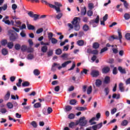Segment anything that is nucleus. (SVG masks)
Listing matches in <instances>:
<instances>
[{
  "mask_svg": "<svg viewBox=\"0 0 130 130\" xmlns=\"http://www.w3.org/2000/svg\"><path fill=\"white\" fill-rule=\"evenodd\" d=\"M102 72L103 74H107V73L110 72V68L108 67H106L102 69Z\"/></svg>",
  "mask_w": 130,
  "mask_h": 130,
  "instance_id": "obj_5",
  "label": "nucleus"
},
{
  "mask_svg": "<svg viewBox=\"0 0 130 130\" xmlns=\"http://www.w3.org/2000/svg\"><path fill=\"white\" fill-rule=\"evenodd\" d=\"M99 46H100V45L99 44V43L95 42L93 44L92 47L94 49H97L99 48Z\"/></svg>",
  "mask_w": 130,
  "mask_h": 130,
  "instance_id": "obj_22",
  "label": "nucleus"
},
{
  "mask_svg": "<svg viewBox=\"0 0 130 130\" xmlns=\"http://www.w3.org/2000/svg\"><path fill=\"white\" fill-rule=\"evenodd\" d=\"M72 109L73 108L72 107V106L70 105L66 106L65 107V109L66 111H71V110H72Z\"/></svg>",
  "mask_w": 130,
  "mask_h": 130,
  "instance_id": "obj_37",
  "label": "nucleus"
},
{
  "mask_svg": "<svg viewBox=\"0 0 130 130\" xmlns=\"http://www.w3.org/2000/svg\"><path fill=\"white\" fill-rule=\"evenodd\" d=\"M125 38L126 39V40L129 41L130 40V34L126 33L125 35Z\"/></svg>",
  "mask_w": 130,
  "mask_h": 130,
  "instance_id": "obj_51",
  "label": "nucleus"
},
{
  "mask_svg": "<svg viewBox=\"0 0 130 130\" xmlns=\"http://www.w3.org/2000/svg\"><path fill=\"white\" fill-rule=\"evenodd\" d=\"M7 47L9 49H12L14 47V43L13 42H9L7 43Z\"/></svg>",
  "mask_w": 130,
  "mask_h": 130,
  "instance_id": "obj_19",
  "label": "nucleus"
},
{
  "mask_svg": "<svg viewBox=\"0 0 130 130\" xmlns=\"http://www.w3.org/2000/svg\"><path fill=\"white\" fill-rule=\"evenodd\" d=\"M43 32V28H40L37 29L36 31L37 34H40V33H42Z\"/></svg>",
  "mask_w": 130,
  "mask_h": 130,
  "instance_id": "obj_49",
  "label": "nucleus"
},
{
  "mask_svg": "<svg viewBox=\"0 0 130 130\" xmlns=\"http://www.w3.org/2000/svg\"><path fill=\"white\" fill-rule=\"evenodd\" d=\"M117 68L114 67L113 70V75H117Z\"/></svg>",
  "mask_w": 130,
  "mask_h": 130,
  "instance_id": "obj_55",
  "label": "nucleus"
},
{
  "mask_svg": "<svg viewBox=\"0 0 130 130\" xmlns=\"http://www.w3.org/2000/svg\"><path fill=\"white\" fill-rule=\"evenodd\" d=\"M80 19L79 17H75L73 19V20L72 21V23L74 26L76 25H79V21H78V19Z\"/></svg>",
  "mask_w": 130,
  "mask_h": 130,
  "instance_id": "obj_7",
  "label": "nucleus"
},
{
  "mask_svg": "<svg viewBox=\"0 0 130 130\" xmlns=\"http://www.w3.org/2000/svg\"><path fill=\"white\" fill-rule=\"evenodd\" d=\"M26 25L28 30H35V26L34 25H32V24L29 23H27Z\"/></svg>",
  "mask_w": 130,
  "mask_h": 130,
  "instance_id": "obj_13",
  "label": "nucleus"
},
{
  "mask_svg": "<svg viewBox=\"0 0 130 130\" xmlns=\"http://www.w3.org/2000/svg\"><path fill=\"white\" fill-rule=\"evenodd\" d=\"M1 43L2 46H6V45L8 44V40H7V39L2 40Z\"/></svg>",
  "mask_w": 130,
  "mask_h": 130,
  "instance_id": "obj_25",
  "label": "nucleus"
},
{
  "mask_svg": "<svg viewBox=\"0 0 130 130\" xmlns=\"http://www.w3.org/2000/svg\"><path fill=\"white\" fill-rule=\"evenodd\" d=\"M81 27L80 26V24H77L74 25V29L75 31H79Z\"/></svg>",
  "mask_w": 130,
  "mask_h": 130,
  "instance_id": "obj_44",
  "label": "nucleus"
},
{
  "mask_svg": "<svg viewBox=\"0 0 130 130\" xmlns=\"http://www.w3.org/2000/svg\"><path fill=\"white\" fill-rule=\"evenodd\" d=\"M40 15L37 14H34L32 18H34V21H37L39 19Z\"/></svg>",
  "mask_w": 130,
  "mask_h": 130,
  "instance_id": "obj_41",
  "label": "nucleus"
},
{
  "mask_svg": "<svg viewBox=\"0 0 130 130\" xmlns=\"http://www.w3.org/2000/svg\"><path fill=\"white\" fill-rule=\"evenodd\" d=\"M119 1H120V2H122V3H123V6L124 8L126 9V10H128L129 9L128 7H129V4H128V3H127V1L125 0H119Z\"/></svg>",
  "mask_w": 130,
  "mask_h": 130,
  "instance_id": "obj_4",
  "label": "nucleus"
},
{
  "mask_svg": "<svg viewBox=\"0 0 130 130\" xmlns=\"http://www.w3.org/2000/svg\"><path fill=\"white\" fill-rule=\"evenodd\" d=\"M22 87H28L30 86V83L28 81H25L22 83Z\"/></svg>",
  "mask_w": 130,
  "mask_h": 130,
  "instance_id": "obj_32",
  "label": "nucleus"
},
{
  "mask_svg": "<svg viewBox=\"0 0 130 130\" xmlns=\"http://www.w3.org/2000/svg\"><path fill=\"white\" fill-rule=\"evenodd\" d=\"M118 70L121 74H126V71H125V69H122V67L120 66L118 67Z\"/></svg>",
  "mask_w": 130,
  "mask_h": 130,
  "instance_id": "obj_14",
  "label": "nucleus"
},
{
  "mask_svg": "<svg viewBox=\"0 0 130 130\" xmlns=\"http://www.w3.org/2000/svg\"><path fill=\"white\" fill-rule=\"evenodd\" d=\"M14 48L16 50H20L21 49V45L19 44H16L14 46Z\"/></svg>",
  "mask_w": 130,
  "mask_h": 130,
  "instance_id": "obj_26",
  "label": "nucleus"
},
{
  "mask_svg": "<svg viewBox=\"0 0 130 130\" xmlns=\"http://www.w3.org/2000/svg\"><path fill=\"white\" fill-rule=\"evenodd\" d=\"M103 124V123L101 122L95 125L96 126L97 128H98V129H99L101 128V127H102Z\"/></svg>",
  "mask_w": 130,
  "mask_h": 130,
  "instance_id": "obj_57",
  "label": "nucleus"
},
{
  "mask_svg": "<svg viewBox=\"0 0 130 130\" xmlns=\"http://www.w3.org/2000/svg\"><path fill=\"white\" fill-rule=\"evenodd\" d=\"M87 16L88 17H91V16H93V11H92L91 10L88 11Z\"/></svg>",
  "mask_w": 130,
  "mask_h": 130,
  "instance_id": "obj_54",
  "label": "nucleus"
},
{
  "mask_svg": "<svg viewBox=\"0 0 130 130\" xmlns=\"http://www.w3.org/2000/svg\"><path fill=\"white\" fill-rule=\"evenodd\" d=\"M112 98L113 99H119L120 98V94H116V93H113L112 95Z\"/></svg>",
  "mask_w": 130,
  "mask_h": 130,
  "instance_id": "obj_20",
  "label": "nucleus"
},
{
  "mask_svg": "<svg viewBox=\"0 0 130 130\" xmlns=\"http://www.w3.org/2000/svg\"><path fill=\"white\" fill-rule=\"evenodd\" d=\"M61 17H62V13H60L56 16V18H57L58 20H60V18H61Z\"/></svg>",
  "mask_w": 130,
  "mask_h": 130,
  "instance_id": "obj_53",
  "label": "nucleus"
},
{
  "mask_svg": "<svg viewBox=\"0 0 130 130\" xmlns=\"http://www.w3.org/2000/svg\"><path fill=\"white\" fill-rule=\"evenodd\" d=\"M7 106L8 107L9 109H12V108L14 107V105L11 102H9L8 103H7Z\"/></svg>",
  "mask_w": 130,
  "mask_h": 130,
  "instance_id": "obj_38",
  "label": "nucleus"
},
{
  "mask_svg": "<svg viewBox=\"0 0 130 130\" xmlns=\"http://www.w3.org/2000/svg\"><path fill=\"white\" fill-rule=\"evenodd\" d=\"M124 18L125 20H129L130 19V15L128 13H125L124 15Z\"/></svg>",
  "mask_w": 130,
  "mask_h": 130,
  "instance_id": "obj_39",
  "label": "nucleus"
},
{
  "mask_svg": "<svg viewBox=\"0 0 130 130\" xmlns=\"http://www.w3.org/2000/svg\"><path fill=\"white\" fill-rule=\"evenodd\" d=\"M127 124H128V121L127 120H123L121 123V125L122 126H126Z\"/></svg>",
  "mask_w": 130,
  "mask_h": 130,
  "instance_id": "obj_23",
  "label": "nucleus"
},
{
  "mask_svg": "<svg viewBox=\"0 0 130 130\" xmlns=\"http://www.w3.org/2000/svg\"><path fill=\"white\" fill-rule=\"evenodd\" d=\"M91 53L92 54H95V55H97L98 54V50H92L91 52Z\"/></svg>",
  "mask_w": 130,
  "mask_h": 130,
  "instance_id": "obj_62",
  "label": "nucleus"
},
{
  "mask_svg": "<svg viewBox=\"0 0 130 130\" xmlns=\"http://www.w3.org/2000/svg\"><path fill=\"white\" fill-rule=\"evenodd\" d=\"M2 53L3 55H7V54H9V51L8 50V49L7 48H3L2 50Z\"/></svg>",
  "mask_w": 130,
  "mask_h": 130,
  "instance_id": "obj_11",
  "label": "nucleus"
},
{
  "mask_svg": "<svg viewBox=\"0 0 130 130\" xmlns=\"http://www.w3.org/2000/svg\"><path fill=\"white\" fill-rule=\"evenodd\" d=\"M34 74L35 76H39L40 75V71L38 69H35Z\"/></svg>",
  "mask_w": 130,
  "mask_h": 130,
  "instance_id": "obj_29",
  "label": "nucleus"
},
{
  "mask_svg": "<svg viewBox=\"0 0 130 130\" xmlns=\"http://www.w3.org/2000/svg\"><path fill=\"white\" fill-rule=\"evenodd\" d=\"M82 29L83 30H84L85 32H87V31H89L90 30V27L87 24H85L83 25Z\"/></svg>",
  "mask_w": 130,
  "mask_h": 130,
  "instance_id": "obj_15",
  "label": "nucleus"
},
{
  "mask_svg": "<svg viewBox=\"0 0 130 130\" xmlns=\"http://www.w3.org/2000/svg\"><path fill=\"white\" fill-rule=\"evenodd\" d=\"M68 56H69V54L68 53H63L60 56V57L63 59H67V58H68Z\"/></svg>",
  "mask_w": 130,
  "mask_h": 130,
  "instance_id": "obj_33",
  "label": "nucleus"
},
{
  "mask_svg": "<svg viewBox=\"0 0 130 130\" xmlns=\"http://www.w3.org/2000/svg\"><path fill=\"white\" fill-rule=\"evenodd\" d=\"M59 63H54L52 66L51 71H52L53 72H55V69H54V68L56 67V66H59Z\"/></svg>",
  "mask_w": 130,
  "mask_h": 130,
  "instance_id": "obj_35",
  "label": "nucleus"
},
{
  "mask_svg": "<svg viewBox=\"0 0 130 130\" xmlns=\"http://www.w3.org/2000/svg\"><path fill=\"white\" fill-rule=\"evenodd\" d=\"M76 103H77V100H71L70 101V104L71 105H75Z\"/></svg>",
  "mask_w": 130,
  "mask_h": 130,
  "instance_id": "obj_43",
  "label": "nucleus"
},
{
  "mask_svg": "<svg viewBox=\"0 0 130 130\" xmlns=\"http://www.w3.org/2000/svg\"><path fill=\"white\" fill-rule=\"evenodd\" d=\"M52 98V97L51 96L48 95L45 98V101H46V102H50Z\"/></svg>",
  "mask_w": 130,
  "mask_h": 130,
  "instance_id": "obj_18",
  "label": "nucleus"
},
{
  "mask_svg": "<svg viewBox=\"0 0 130 130\" xmlns=\"http://www.w3.org/2000/svg\"><path fill=\"white\" fill-rule=\"evenodd\" d=\"M90 75L92 78H96L99 76V71L98 70H93L91 72Z\"/></svg>",
  "mask_w": 130,
  "mask_h": 130,
  "instance_id": "obj_3",
  "label": "nucleus"
},
{
  "mask_svg": "<svg viewBox=\"0 0 130 130\" xmlns=\"http://www.w3.org/2000/svg\"><path fill=\"white\" fill-rule=\"evenodd\" d=\"M54 5H55L58 7H62V5L60 4V3L54 2Z\"/></svg>",
  "mask_w": 130,
  "mask_h": 130,
  "instance_id": "obj_63",
  "label": "nucleus"
},
{
  "mask_svg": "<svg viewBox=\"0 0 130 130\" xmlns=\"http://www.w3.org/2000/svg\"><path fill=\"white\" fill-rule=\"evenodd\" d=\"M31 125L33 126V127L36 128L37 127V123H36V121H33L31 123Z\"/></svg>",
  "mask_w": 130,
  "mask_h": 130,
  "instance_id": "obj_52",
  "label": "nucleus"
},
{
  "mask_svg": "<svg viewBox=\"0 0 130 130\" xmlns=\"http://www.w3.org/2000/svg\"><path fill=\"white\" fill-rule=\"evenodd\" d=\"M51 40L52 44H56V43H57V40L54 38H52V39H51Z\"/></svg>",
  "mask_w": 130,
  "mask_h": 130,
  "instance_id": "obj_46",
  "label": "nucleus"
},
{
  "mask_svg": "<svg viewBox=\"0 0 130 130\" xmlns=\"http://www.w3.org/2000/svg\"><path fill=\"white\" fill-rule=\"evenodd\" d=\"M69 126L70 128H74V126H75V122H71L69 124Z\"/></svg>",
  "mask_w": 130,
  "mask_h": 130,
  "instance_id": "obj_48",
  "label": "nucleus"
},
{
  "mask_svg": "<svg viewBox=\"0 0 130 130\" xmlns=\"http://www.w3.org/2000/svg\"><path fill=\"white\" fill-rule=\"evenodd\" d=\"M68 117L70 119H74V118H75V114L71 113L69 115Z\"/></svg>",
  "mask_w": 130,
  "mask_h": 130,
  "instance_id": "obj_56",
  "label": "nucleus"
},
{
  "mask_svg": "<svg viewBox=\"0 0 130 130\" xmlns=\"http://www.w3.org/2000/svg\"><path fill=\"white\" fill-rule=\"evenodd\" d=\"M76 109L79 111H85V110H87V108L84 107H77Z\"/></svg>",
  "mask_w": 130,
  "mask_h": 130,
  "instance_id": "obj_12",
  "label": "nucleus"
},
{
  "mask_svg": "<svg viewBox=\"0 0 130 130\" xmlns=\"http://www.w3.org/2000/svg\"><path fill=\"white\" fill-rule=\"evenodd\" d=\"M119 90L121 91V92H123L124 91V88L123 87V83H120L119 85Z\"/></svg>",
  "mask_w": 130,
  "mask_h": 130,
  "instance_id": "obj_27",
  "label": "nucleus"
},
{
  "mask_svg": "<svg viewBox=\"0 0 130 130\" xmlns=\"http://www.w3.org/2000/svg\"><path fill=\"white\" fill-rule=\"evenodd\" d=\"M9 39L10 41L14 42L18 39V34L17 32H15V34H11L9 36Z\"/></svg>",
  "mask_w": 130,
  "mask_h": 130,
  "instance_id": "obj_2",
  "label": "nucleus"
},
{
  "mask_svg": "<svg viewBox=\"0 0 130 130\" xmlns=\"http://www.w3.org/2000/svg\"><path fill=\"white\" fill-rule=\"evenodd\" d=\"M104 84H110V77L109 76H106L105 78V80L104 81Z\"/></svg>",
  "mask_w": 130,
  "mask_h": 130,
  "instance_id": "obj_8",
  "label": "nucleus"
},
{
  "mask_svg": "<svg viewBox=\"0 0 130 130\" xmlns=\"http://www.w3.org/2000/svg\"><path fill=\"white\" fill-rule=\"evenodd\" d=\"M48 47L46 46H44L41 48V51L42 52H43L44 53H45L47 51Z\"/></svg>",
  "mask_w": 130,
  "mask_h": 130,
  "instance_id": "obj_31",
  "label": "nucleus"
},
{
  "mask_svg": "<svg viewBox=\"0 0 130 130\" xmlns=\"http://www.w3.org/2000/svg\"><path fill=\"white\" fill-rule=\"evenodd\" d=\"M102 85V81L100 79H96L95 81V85L96 87H99Z\"/></svg>",
  "mask_w": 130,
  "mask_h": 130,
  "instance_id": "obj_10",
  "label": "nucleus"
},
{
  "mask_svg": "<svg viewBox=\"0 0 130 130\" xmlns=\"http://www.w3.org/2000/svg\"><path fill=\"white\" fill-rule=\"evenodd\" d=\"M22 80L21 79V78H19L18 79V83H16V86L19 87H21V84H22Z\"/></svg>",
  "mask_w": 130,
  "mask_h": 130,
  "instance_id": "obj_45",
  "label": "nucleus"
},
{
  "mask_svg": "<svg viewBox=\"0 0 130 130\" xmlns=\"http://www.w3.org/2000/svg\"><path fill=\"white\" fill-rule=\"evenodd\" d=\"M94 22L96 24H98L99 23V15H98L96 17V18L94 20Z\"/></svg>",
  "mask_w": 130,
  "mask_h": 130,
  "instance_id": "obj_64",
  "label": "nucleus"
},
{
  "mask_svg": "<svg viewBox=\"0 0 130 130\" xmlns=\"http://www.w3.org/2000/svg\"><path fill=\"white\" fill-rule=\"evenodd\" d=\"M118 34L120 43H122V41H121V39H122V35H121V31H120V29L119 28L118 29Z\"/></svg>",
  "mask_w": 130,
  "mask_h": 130,
  "instance_id": "obj_9",
  "label": "nucleus"
},
{
  "mask_svg": "<svg viewBox=\"0 0 130 130\" xmlns=\"http://www.w3.org/2000/svg\"><path fill=\"white\" fill-rule=\"evenodd\" d=\"M88 72H89V70L84 69H83V71L80 72V75H83V74L87 75V74H88Z\"/></svg>",
  "mask_w": 130,
  "mask_h": 130,
  "instance_id": "obj_36",
  "label": "nucleus"
},
{
  "mask_svg": "<svg viewBox=\"0 0 130 130\" xmlns=\"http://www.w3.org/2000/svg\"><path fill=\"white\" fill-rule=\"evenodd\" d=\"M84 35L85 34L84 33V31H80L79 32L78 37H82V36H84Z\"/></svg>",
  "mask_w": 130,
  "mask_h": 130,
  "instance_id": "obj_59",
  "label": "nucleus"
},
{
  "mask_svg": "<svg viewBox=\"0 0 130 130\" xmlns=\"http://www.w3.org/2000/svg\"><path fill=\"white\" fill-rule=\"evenodd\" d=\"M79 122L81 126H85L87 124L88 120H86L85 116H83L80 118Z\"/></svg>",
  "mask_w": 130,
  "mask_h": 130,
  "instance_id": "obj_1",
  "label": "nucleus"
},
{
  "mask_svg": "<svg viewBox=\"0 0 130 130\" xmlns=\"http://www.w3.org/2000/svg\"><path fill=\"white\" fill-rule=\"evenodd\" d=\"M106 93V96H107L108 94H109V88L108 87H106L104 90Z\"/></svg>",
  "mask_w": 130,
  "mask_h": 130,
  "instance_id": "obj_60",
  "label": "nucleus"
},
{
  "mask_svg": "<svg viewBox=\"0 0 130 130\" xmlns=\"http://www.w3.org/2000/svg\"><path fill=\"white\" fill-rule=\"evenodd\" d=\"M53 37V34L52 32H49L48 34V38L49 40H51Z\"/></svg>",
  "mask_w": 130,
  "mask_h": 130,
  "instance_id": "obj_40",
  "label": "nucleus"
},
{
  "mask_svg": "<svg viewBox=\"0 0 130 130\" xmlns=\"http://www.w3.org/2000/svg\"><path fill=\"white\" fill-rule=\"evenodd\" d=\"M88 7L89 10H93L94 9V4L93 3H89L88 4Z\"/></svg>",
  "mask_w": 130,
  "mask_h": 130,
  "instance_id": "obj_50",
  "label": "nucleus"
},
{
  "mask_svg": "<svg viewBox=\"0 0 130 130\" xmlns=\"http://www.w3.org/2000/svg\"><path fill=\"white\" fill-rule=\"evenodd\" d=\"M87 93L88 95H90L92 93V86H90L87 90Z\"/></svg>",
  "mask_w": 130,
  "mask_h": 130,
  "instance_id": "obj_42",
  "label": "nucleus"
},
{
  "mask_svg": "<svg viewBox=\"0 0 130 130\" xmlns=\"http://www.w3.org/2000/svg\"><path fill=\"white\" fill-rule=\"evenodd\" d=\"M48 56H52L53 54V51L52 50H50L47 52Z\"/></svg>",
  "mask_w": 130,
  "mask_h": 130,
  "instance_id": "obj_61",
  "label": "nucleus"
},
{
  "mask_svg": "<svg viewBox=\"0 0 130 130\" xmlns=\"http://www.w3.org/2000/svg\"><path fill=\"white\" fill-rule=\"evenodd\" d=\"M71 62H72V61H71V60H69V61H67L64 62L61 65L62 68H66V67H67V64H69V63H71Z\"/></svg>",
  "mask_w": 130,
  "mask_h": 130,
  "instance_id": "obj_30",
  "label": "nucleus"
},
{
  "mask_svg": "<svg viewBox=\"0 0 130 130\" xmlns=\"http://www.w3.org/2000/svg\"><path fill=\"white\" fill-rule=\"evenodd\" d=\"M81 14L83 16H85L86 14H87V8L86 7H84L83 8L81 9Z\"/></svg>",
  "mask_w": 130,
  "mask_h": 130,
  "instance_id": "obj_16",
  "label": "nucleus"
},
{
  "mask_svg": "<svg viewBox=\"0 0 130 130\" xmlns=\"http://www.w3.org/2000/svg\"><path fill=\"white\" fill-rule=\"evenodd\" d=\"M27 58L29 60H32L34 58V55L33 54H28Z\"/></svg>",
  "mask_w": 130,
  "mask_h": 130,
  "instance_id": "obj_34",
  "label": "nucleus"
},
{
  "mask_svg": "<svg viewBox=\"0 0 130 130\" xmlns=\"http://www.w3.org/2000/svg\"><path fill=\"white\" fill-rule=\"evenodd\" d=\"M21 51H22V52H25V51H26L27 50V46L25 45H23L21 48Z\"/></svg>",
  "mask_w": 130,
  "mask_h": 130,
  "instance_id": "obj_28",
  "label": "nucleus"
},
{
  "mask_svg": "<svg viewBox=\"0 0 130 130\" xmlns=\"http://www.w3.org/2000/svg\"><path fill=\"white\" fill-rule=\"evenodd\" d=\"M9 19V16H6L5 18H3L2 20L3 22H4L5 24H7V25H11V21L10 20H8Z\"/></svg>",
  "mask_w": 130,
  "mask_h": 130,
  "instance_id": "obj_6",
  "label": "nucleus"
},
{
  "mask_svg": "<svg viewBox=\"0 0 130 130\" xmlns=\"http://www.w3.org/2000/svg\"><path fill=\"white\" fill-rule=\"evenodd\" d=\"M84 40H80L77 41V44L79 45V46H83L84 45Z\"/></svg>",
  "mask_w": 130,
  "mask_h": 130,
  "instance_id": "obj_24",
  "label": "nucleus"
},
{
  "mask_svg": "<svg viewBox=\"0 0 130 130\" xmlns=\"http://www.w3.org/2000/svg\"><path fill=\"white\" fill-rule=\"evenodd\" d=\"M61 53H62V51L60 48L57 49L55 50V54H56L57 55H60Z\"/></svg>",
  "mask_w": 130,
  "mask_h": 130,
  "instance_id": "obj_21",
  "label": "nucleus"
},
{
  "mask_svg": "<svg viewBox=\"0 0 130 130\" xmlns=\"http://www.w3.org/2000/svg\"><path fill=\"white\" fill-rule=\"evenodd\" d=\"M108 50V48L107 47H105L101 49L100 53H103V52H105V51H107Z\"/></svg>",
  "mask_w": 130,
  "mask_h": 130,
  "instance_id": "obj_58",
  "label": "nucleus"
},
{
  "mask_svg": "<svg viewBox=\"0 0 130 130\" xmlns=\"http://www.w3.org/2000/svg\"><path fill=\"white\" fill-rule=\"evenodd\" d=\"M10 96H11V92H10V91H8L7 93L5 95L4 97L5 100L7 101L9 99H10Z\"/></svg>",
  "mask_w": 130,
  "mask_h": 130,
  "instance_id": "obj_17",
  "label": "nucleus"
},
{
  "mask_svg": "<svg viewBox=\"0 0 130 130\" xmlns=\"http://www.w3.org/2000/svg\"><path fill=\"white\" fill-rule=\"evenodd\" d=\"M35 108H39V107H41V104L40 103H37L34 105Z\"/></svg>",
  "mask_w": 130,
  "mask_h": 130,
  "instance_id": "obj_47",
  "label": "nucleus"
}]
</instances>
